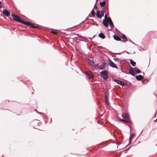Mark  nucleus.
I'll return each mask as SVG.
<instances>
[{
    "mask_svg": "<svg viewBox=\"0 0 157 157\" xmlns=\"http://www.w3.org/2000/svg\"><path fill=\"white\" fill-rule=\"evenodd\" d=\"M104 20H106L107 22H108L109 23V22L110 21V20H111V19L110 18H106V19H104Z\"/></svg>",
    "mask_w": 157,
    "mask_h": 157,
    "instance_id": "nucleus-27",
    "label": "nucleus"
},
{
    "mask_svg": "<svg viewBox=\"0 0 157 157\" xmlns=\"http://www.w3.org/2000/svg\"><path fill=\"white\" fill-rule=\"evenodd\" d=\"M121 38L122 39L124 40L123 41L124 42H125L128 40L126 36L124 34L122 35V36H121Z\"/></svg>",
    "mask_w": 157,
    "mask_h": 157,
    "instance_id": "nucleus-19",
    "label": "nucleus"
},
{
    "mask_svg": "<svg viewBox=\"0 0 157 157\" xmlns=\"http://www.w3.org/2000/svg\"><path fill=\"white\" fill-rule=\"evenodd\" d=\"M130 63L133 66H135L136 65V63L134 61L132 60H130Z\"/></svg>",
    "mask_w": 157,
    "mask_h": 157,
    "instance_id": "nucleus-20",
    "label": "nucleus"
},
{
    "mask_svg": "<svg viewBox=\"0 0 157 157\" xmlns=\"http://www.w3.org/2000/svg\"><path fill=\"white\" fill-rule=\"evenodd\" d=\"M105 2L104 1L102 2H100V5L101 7H103L105 5Z\"/></svg>",
    "mask_w": 157,
    "mask_h": 157,
    "instance_id": "nucleus-21",
    "label": "nucleus"
},
{
    "mask_svg": "<svg viewBox=\"0 0 157 157\" xmlns=\"http://www.w3.org/2000/svg\"><path fill=\"white\" fill-rule=\"evenodd\" d=\"M30 26H31V27L33 28H39V27L35 26L34 24L33 23H31Z\"/></svg>",
    "mask_w": 157,
    "mask_h": 157,
    "instance_id": "nucleus-24",
    "label": "nucleus"
},
{
    "mask_svg": "<svg viewBox=\"0 0 157 157\" xmlns=\"http://www.w3.org/2000/svg\"><path fill=\"white\" fill-rule=\"evenodd\" d=\"M106 64V63L102 64L100 66L99 68L101 70L104 69Z\"/></svg>",
    "mask_w": 157,
    "mask_h": 157,
    "instance_id": "nucleus-18",
    "label": "nucleus"
},
{
    "mask_svg": "<svg viewBox=\"0 0 157 157\" xmlns=\"http://www.w3.org/2000/svg\"><path fill=\"white\" fill-rule=\"evenodd\" d=\"M99 36L102 39H104L105 38V36L103 33H101L99 34Z\"/></svg>",
    "mask_w": 157,
    "mask_h": 157,
    "instance_id": "nucleus-16",
    "label": "nucleus"
},
{
    "mask_svg": "<svg viewBox=\"0 0 157 157\" xmlns=\"http://www.w3.org/2000/svg\"><path fill=\"white\" fill-rule=\"evenodd\" d=\"M114 39L117 41H120L121 40V38L117 35H115L113 36Z\"/></svg>",
    "mask_w": 157,
    "mask_h": 157,
    "instance_id": "nucleus-10",
    "label": "nucleus"
},
{
    "mask_svg": "<svg viewBox=\"0 0 157 157\" xmlns=\"http://www.w3.org/2000/svg\"><path fill=\"white\" fill-rule=\"evenodd\" d=\"M129 72L133 76H134L135 73L133 68L130 67L129 69Z\"/></svg>",
    "mask_w": 157,
    "mask_h": 157,
    "instance_id": "nucleus-6",
    "label": "nucleus"
},
{
    "mask_svg": "<svg viewBox=\"0 0 157 157\" xmlns=\"http://www.w3.org/2000/svg\"><path fill=\"white\" fill-rule=\"evenodd\" d=\"M115 61H117L118 60V59L117 58H115L113 59Z\"/></svg>",
    "mask_w": 157,
    "mask_h": 157,
    "instance_id": "nucleus-31",
    "label": "nucleus"
},
{
    "mask_svg": "<svg viewBox=\"0 0 157 157\" xmlns=\"http://www.w3.org/2000/svg\"><path fill=\"white\" fill-rule=\"evenodd\" d=\"M107 17V15L106 14H105V19H106Z\"/></svg>",
    "mask_w": 157,
    "mask_h": 157,
    "instance_id": "nucleus-33",
    "label": "nucleus"
},
{
    "mask_svg": "<svg viewBox=\"0 0 157 157\" xmlns=\"http://www.w3.org/2000/svg\"><path fill=\"white\" fill-rule=\"evenodd\" d=\"M2 3L1 1H0V8L2 7V5H1Z\"/></svg>",
    "mask_w": 157,
    "mask_h": 157,
    "instance_id": "nucleus-32",
    "label": "nucleus"
},
{
    "mask_svg": "<svg viewBox=\"0 0 157 157\" xmlns=\"http://www.w3.org/2000/svg\"><path fill=\"white\" fill-rule=\"evenodd\" d=\"M100 74L104 79L106 80L108 78V72L106 70H104L100 72Z\"/></svg>",
    "mask_w": 157,
    "mask_h": 157,
    "instance_id": "nucleus-1",
    "label": "nucleus"
},
{
    "mask_svg": "<svg viewBox=\"0 0 157 157\" xmlns=\"http://www.w3.org/2000/svg\"><path fill=\"white\" fill-rule=\"evenodd\" d=\"M11 16L13 17V19L17 22L21 23L23 20L21 19V18L17 15L13 14H11Z\"/></svg>",
    "mask_w": 157,
    "mask_h": 157,
    "instance_id": "nucleus-2",
    "label": "nucleus"
},
{
    "mask_svg": "<svg viewBox=\"0 0 157 157\" xmlns=\"http://www.w3.org/2000/svg\"><path fill=\"white\" fill-rule=\"evenodd\" d=\"M148 82V80L146 79H143L142 81V83L144 84H146Z\"/></svg>",
    "mask_w": 157,
    "mask_h": 157,
    "instance_id": "nucleus-22",
    "label": "nucleus"
},
{
    "mask_svg": "<svg viewBox=\"0 0 157 157\" xmlns=\"http://www.w3.org/2000/svg\"><path fill=\"white\" fill-rule=\"evenodd\" d=\"M119 120L123 122L124 124H126L127 123L126 121L125 120H124V119H119Z\"/></svg>",
    "mask_w": 157,
    "mask_h": 157,
    "instance_id": "nucleus-26",
    "label": "nucleus"
},
{
    "mask_svg": "<svg viewBox=\"0 0 157 157\" xmlns=\"http://www.w3.org/2000/svg\"><path fill=\"white\" fill-rule=\"evenodd\" d=\"M109 95L108 94H107L105 95V101L106 103L108 105L110 104L109 102Z\"/></svg>",
    "mask_w": 157,
    "mask_h": 157,
    "instance_id": "nucleus-8",
    "label": "nucleus"
},
{
    "mask_svg": "<svg viewBox=\"0 0 157 157\" xmlns=\"http://www.w3.org/2000/svg\"><path fill=\"white\" fill-rule=\"evenodd\" d=\"M98 66V64H97V65L96 66V67L97 66Z\"/></svg>",
    "mask_w": 157,
    "mask_h": 157,
    "instance_id": "nucleus-35",
    "label": "nucleus"
},
{
    "mask_svg": "<svg viewBox=\"0 0 157 157\" xmlns=\"http://www.w3.org/2000/svg\"><path fill=\"white\" fill-rule=\"evenodd\" d=\"M103 24L106 27H108L109 26L108 22L106 20H103Z\"/></svg>",
    "mask_w": 157,
    "mask_h": 157,
    "instance_id": "nucleus-11",
    "label": "nucleus"
},
{
    "mask_svg": "<svg viewBox=\"0 0 157 157\" xmlns=\"http://www.w3.org/2000/svg\"><path fill=\"white\" fill-rule=\"evenodd\" d=\"M88 63L91 66H94V63L93 61L91 59H88Z\"/></svg>",
    "mask_w": 157,
    "mask_h": 157,
    "instance_id": "nucleus-17",
    "label": "nucleus"
},
{
    "mask_svg": "<svg viewBox=\"0 0 157 157\" xmlns=\"http://www.w3.org/2000/svg\"><path fill=\"white\" fill-rule=\"evenodd\" d=\"M85 74L87 75V76H89V78H92L94 77V74L90 71H86L85 72Z\"/></svg>",
    "mask_w": 157,
    "mask_h": 157,
    "instance_id": "nucleus-4",
    "label": "nucleus"
},
{
    "mask_svg": "<svg viewBox=\"0 0 157 157\" xmlns=\"http://www.w3.org/2000/svg\"><path fill=\"white\" fill-rule=\"evenodd\" d=\"M109 64L111 67H112L113 68H115L117 69L118 68V67H117V66H116V65L114 64V63L111 61H109Z\"/></svg>",
    "mask_w": 157,
    "mask_h": 157,
    "instance_id": "nucleus-7",
    "label": "nucleus"
},
{
    "mask_svg": "<svg viewBox=\"0 0 157 157\" xmlns=\"http://www.w3.org/2000/svg\"><path fill=\"white\" fill-rule=\"evenodd\" d=\"M136 78L138 80H140L143 79V77L141 75H139L136 76Z\"/></svg>",
    "mask_w": 157,
    "mask_h": 157,
    "instance_id": "nucleus-12",
    "label": "nucleus"
},
{
    "mask_svg": "<svg viewBox=\"0 0 157 157\" xmlns=\"http://www.w3.org/2000/svg\"><path fill=\"white\" fill-rule=\"evenodd\" d=\"M135 136L136 134L135 133H132L131 135L130 139L129 140V142L131 141L132 139L135 137Z\"/></svg>",
    "mask_w": 157,
    "mask_h": 157,
    "instance_id": "nucleus-13",
    "label": "nucleus"
},
{
    "mask_svg": "<svg viewBox=\"0 0 157 157\" xmlns=\"http://www.w3.org/2000/svg\"><path fill=\"white\" fill-rule=\"evenodd\" d=\"M21 23L24 24L25 25H30L31 23V22H28V21H25L23 20L22 21Z\"/></svg>",
    "mask_w": 157,
    "mask_h": 157,
    "instance_id": "nucleus-14",
    "label": "nucleus"
},
{
    "mask_svg": "<svg viewBox=\"0 0 157 157\" xmlns=\"http://www.w3.org/2000/svg\"><path fill=\"white\" fill-rule=\"evenodd\" d=\"M101 16H104V11L103 10H102L101 11Z\"/></svg>",
    "mask_w": 157,
    "mask_h": 157,
    "instance_id": "nucleus-30",
    "label": "nucleus"
},
{
    "mask_svg": "<svg viewBox=\"0 0 157 157\" xmlns=\"http://www.w3.org/2000/svg\"><path fill=\"white\" fill-rule=\"evenodd\" d=\"M115 81L118 84L121 86H124L125 85V84L123 82L121 81L120 80H116Z\"/></svg>",
    "mask_w": 157,
    "mask_h": 157,
    "instance_id": "nucleus-9",
    "label": "nucleus"
},
{
    "mask_svg": "<svg viewBox=\"0 0 157 157\" xmlns=\"http://www.w3.org/2000/svg\"><path fill=\"white\" fill-rule=\"evenodd\" d=\"M109 23L110 26L111 27H113L114 26L113 25V23L111 20H110V21L109 22Z\"/></svg>",
    "mask_w": 157,
    "mask_h": 157,
    "instance_id": "nucleus-25",
    "label": "nucleus"
},
{
    "mask_svg": "<svg viewBox=\"0 0 157 157\" xmlns=\"http://www.w3.org/2000/svg\"><path fill=\"white\" fill-rule=\"evenodd\" d=\"M135 71L137 73H140L141 72V71L139 69L136 67L134 68Z\"/></svg>",
    "mask_w": 157,
    "mask_h": 157,
    "instance_id": "nucleus-23",
    "label": "nucleus"
},
{
    "mask_svg": "<svg viewBox=\"0 0 157 157\" xmlns=\"http://www.w3.org/2000/svg\"><path fill=\"white\" fill-rule=\"evenodd\" d=\"M157 121V119H156V120H155L154 121V122H156Z\"/></svg>",
    "mask_w": 157,
    "mask_h": 157,
    "instance_id": "nucleus-34",
    "label": "nucleus"
},
{
    "mask_svg": "<svg viewBox=\"0 0 157 157\" xmlns=\"http://www.w3.org/2000/svg\"><path fill=\"white\" fill-rule=\"evenodd\" d=\"M91 13L93 16H94L95 15V12L94 10H92Z\"/></svg>",
    "mask_w": 157,
    "mask_h": 157,
    "instance_id": "nucleus-29",
    "label": "nucleus"
},
{
    "mask_svg": "<svg viewBox=\"0 0 157 157\" xmlns=\"http://www.w3.org/2000/svg\"><path fill=\"white\" fill-rule=\"evenodd\" d=\"M51 33L55 34H57V32L55 31H52Z\"/></svg>",
    "mask_w": 157,
    "mask_h": 157,
    "instance_id": "nucleus-28",
    "label": "nucleus"
},
{
    "mask_svg": "<svg viewBox=\"0 0 157 157\" xmlns=\"http://www.w3.org/2000/svg\"><path fill=\"white\" fill-rule=\"evenodd\" d=\"M96 15L97 17L101 18L102 17V16H101L100 14V11L97 10L96 13Z\"/></svg>",
    "mask_w": 157,
    "mask_h": 157,
    "instance_id": "nucleus-15",
    "label": "nucleus"
},
{
    "mask_svg": "<svg viewBox=\"0 0 157 157\" xmlns=\"http://www.w3.org/2000/svg\"><path fill=\"white\" fill-rule=\"evenodd\" d=\"M2 12L6 17H9L10 15V12L6 9L3 10Z\"/></svg>",
    "mask_w": 157,
    "mask_h": 157,
    "instance_id": "nucleus-5",
    "label": "nucleus"
},
{
    "mask_svg": "<svg viewBox=\"0 0 157 157\" xmlns=\"http://www.w3.org/2000/svg\"><path fill=\"white\" fill-rule=\"evenodd\" d=\"M122 116L126 121L127 123H132L131 121L129 119V117L128 113H125L123 115H122Z\"/></svg>",
    "mask_w": 157,
    "mask_h": 157,
    "instance_id": "nucleus-3",
    "label": "nucleus"
},
{
    "mask_svg": "<svg viewBox=\"0 0 157 157\" xmlns=\"http://www.w3.org/2000/svg\"><path fill=\"white\" fill-rule=\"evenodd\" d=\"M1 157H3V156H2Z\"/></svg>",
    "mask_w": 157,
    "mask_h": 157,
    "instance_id": "nucleus-36",
    "label": "nucleus"
}]
</instances>
